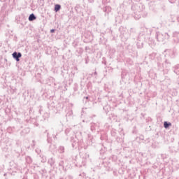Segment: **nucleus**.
I'll return each mask as SVG.
<instances>
[{
  "mask_svg": "<svg viewBox=\"0 0 179 179\" xmlns=\"http://www.w3.org/2000/svg\"><path fill=\"white\" fill-rule=\"evenodd\" d=\"M155 38L159 43H164L166 40H169V38H170V34H169L167 32L162 34L159 31H157L155 34Z\"/></svg>",
  "mask_w": 179,
  "mask_h": 179,
  "instance_id": "nucleus-1",
  "label": "nucleus"
},
{
  "mask_svg": "<svg viewBox=\"0 0 179 179\" xmlns=\"http://www.w3.org/2000/svg\"><path fill=\"white\" fill-rule=\"evenodd\" d=\"M138 12H141L140 15H141V16H143V17H146V16H148V13L146 11H145V6L140 4L139 6L138 5H134L131 6V9L134 10V9H138Z\"/></svg>",
  "mask_w": 179,
  "mask_h": 179,
  "instance_id": "nucleus-2",
  "label": "nucleus"
},
{
  "mask_svg": "<svg viewBox=\"0 0 179 179\" xmlns=\"http://www.w3.org/2000/svg\"><path fill=\"white\" fill-rule=\"evenodd\" d=\"M49 118H50V113H45L42 117L37 118V121L38 122H40V124H43L45 122V121H48Z\"/></svg>",
  "mask_w": 179,
  "mask_h": 179,
  "instance_id": "nucleus-3",
  "label": "nucleus"
},
{
  "mask_svg": "<svg viewBox=\"0 0 179 179\" xmlns=\"http://www.w3.org/2000/svg\"><path fill=\"white\" fill-rule=\"evenodd\" d=\"M100 128V123H94L92 122L90 123V129L93 134L96 132H99V129Z\"/></svg>",
  "mask_w": 179,
  "mask_h": 179,
  "instance_id": "nucleus-4",
  "label": "nucleus"
},
{
  "mask_svg": "<svg viewBox=\"0 0 179 179\" xmlns=\"http://www.w3.org/2000/svg\"><path fill=\"white\" fill-rule=\"evenodd\" d=\"M12 57L17 62H19V61H20V58H22V53L20 52L15 51L12 54Z\"/></svg>",
  "mask_w": 179,
  "mask_h": 179,
  "instance_id": "nucleus-5",
  "label": "nucleus"
},
{
  "mask_svg": "<svg viewBox=\"0 0 179 179\" xmlns=\"http://www.w3.org/2000/svg\"><path fill=\"white\" fill-rule=\"evenodd\" d=\"M71 142L72 148H78V143L79 141L76 138V136L75 137L73 136L71 137Z\"/></svg>",
  "mask_w": 179,
  "mask_h": 179,
  "instance_id": "nucleus-6",
  "label": "nucleus"
},
{
  "mask_svg": "<svg viewBox=\"0 0 179 179\" xmlns=\"http://www.w3.org/2000/svg\"><path fill=\"white\" fill-rule=\"evenodd\" d=\"M157 59H158V62H157V64L158 71H163L164 66L163 65V62L162 61V57H158Z\"/></svg>",
  "mask_w": 179,
  "mask_h": 179,
  "instance_id": "nucleus-7",
  "label": "nucleus"
},
{
  "mask_svg": "<svg viewBox=\"0 0 179 179\" xmlns=\"http://www.w3.org/2000/svg\"><path fill=\"white\" fill-rule=\"evenodd\" d=\"M30 132V129L29 127L24 128L22 131L20 132V135L22 136H24V135L29 134Z\"/></svg>",
  "mask_w": 179,
  "mask_h": 179,
  "instance_id": "nucleus-8",
  "label": "nucleus"
},
{
  "mask_svg": "<svg viewBox=\"0 0 179 179\" xmlns=\"http://www.w3.org/2000/svg\"><path fill=\"white\" fill-rule=\"evenodd\" d=\"M176 55H177V49L173 48L170 52V57H171V58H176Z\"/></svg>",
  "mask_w": 179,
  "mask_h": 179,
  "instance_id": "nucleus-9",
  "label": "nucleus"
},
{
  "mask_svg": "<svg viewBox=\"0 0 179 179\" xmlns=\"http://www.w3.org/2000/svg\"><path fill=\"white\" fill-rule=\"evenodd\" d=\"M36 19H37V17L36 16V15H34V13L30 14L28 17V20L29 22H33V21L36 20Z\"/></svg>",
  "mask_w": 179,
  "mask_h": 179,
  "instance_id": "nucleus-10",
  "label": "nucleus"
},
{
  "mask_svg": "<svg viewBox=\"0 0 179 179\" xmlns=\"http://www.w3.org/2000/svg\"><path fill=\"white\" fill-rule=\"evenodd\" d=\"M57 152L60 154L65 153V147L60 145L57 149Z\"/></svg>",
  "mask_w": 179,
  "mask_h": 179,
  "instance_id": "nucleus-11",
  "label": "nucleus"
},
{
  "mask_svg": "<svg viewBox=\"0 0 179 179\" xmlns=\"http://www.w3.org/2000/svg\"><path fill=\"white\" fill-rule=\"evenodd\" d=\"M25 160L27 164H31L33 163V159H31V157L30 156H27Z\"/></svg>",
  "mask_w": 179,
  "mask_h": 179,
  "instance_id": "nucleus-12",
  "label": "nucleus"
},
{
  "mask_svg": "<svg viewBox=\"0 0 179 179\" xmlns=\"http://www.w3.org/2000/svg\"><path fill=\"white\" fill-rule=\"evenodd\" d=\"M48 164H50V166H51V167H52V166H54L55 164V159L54 158H50L48 159Z\"/></svg>",
  "mask_w": 179,
  "mask_h": 179,
  "instance_id": "nucleus-13",
  "label": "nucleus"
},
{
  "mask_svg": "<svg viewBox=\"0 0 179 179\" xmlns=\"http://www.w3.org/2000/svg\"><path fill=\"white\" fill-rule=\"evenodd\" d=\"M103 12H105V13H110V12H111V7L105 6L103 8Z\"/></svg>",
  "mask_w": 179,
  "mask_h": 179,
  "instance_id": "nucleus-14",
  "label": "nucleus"
},
{
  "mask_svg": "<svg viewBox=\"0 0 179 179\" xmlns=\"http://www.w3.org/2000/svg\"><path fill=\"white\" fill-rule=\"evenodd\" d=\"M170 127H171V122H167V121H165V122H164V127L166 129L170 128Z\"/></svg>",
  "mask_w": 179,
  "mask_h": 179,
  "instance_id": "nucleus-15",
  "label": "nucleus"
},
{
  "mask_svg": "<svg viewBox=\"0 0 179 179\" xmlns=\"http://www.w3.org/2000/svg\"><path fill=\"white\" fill-rule=\"evenodd\" d=\"M173 72L176 74V75H179V64H177L176 66H175L173 67Z\"/></svg>",
  "mask_w": 179,
  "mask_h": 179,
  "instance_id": "nucleus-16",
  "label": "nucleus"
},
{
  "mask_svg": "<svg viewBox=\"0 0 179 179\" xmlns=\"http://www.w3.org/2000/svg\"><path fill=\"white\" fill-rule=\"evenodd\" d=\"M54 10L56 13L59 12V10H61V5L60 4H55Z\"/></svg>",
  "mask_w": 179,
  "mask_h": 179,
  "instance_id": "nucleus-17",
  "label": "nucleus"
},
{
  "mask_svg": "<svg viewBox=\"0 0 179 179\" xmlns=\"http://www.w3.org/2000/svg\"><path fill=\"white\" fill-rule=\"evenodd\" d=\"M136 45L138 49L143 48V43L142 42H137Z\"/></svg>",
  "mask_w": 179,
  "mask_h": 179,
  "instance_id": "nucleus-18",
  "label": "nucleus"
},
{
  "mask_svg": "<svg viewBox=\"0 0 179 179\" xmlns=\"http://www.w3.org/2000/svg\"><path fill=\"white\" fill-rule=\"evenodd\" d=\"M173 37H176V38H178V40H179V31H174L173 33Z\"/></svg>",
  "mask_w": 179,
  "mask_h": 179,
  "instance_id": "nucleus-19",
  "label": "nucleus"
},
{
  "mask_svg": "<svg viewBox=\"0 0 179 179\" xmlns=\"http://www.w3.org/2000/svg\"><path fill=\"white\" fill-rule=\"evenodd\" d=\"M165 65H166L167 68H170V66H171V62H170V60H165Z\"/></svg>",
  "mask_w": 179,
  "mask_h": 179,
  "instance_id": "nucleus-20",
  "label": "nucleus"
},
{
  "mask_svg": "<svg viewBox=\"0 0 179 179\" xmlns=\"http://www.w3.org/2000/svg\"><path fill=\"white\" fill-rule=\"evenodd\" d=\"M65 134L68 136V135H69V134H72V130H71V129H69V128H67L65 130Z\"/></svg>",
  "mask_w": 179,
  "mask_h": 179,
  "instance_id": "nucleus-21",
  "label": "nucleus"
},
{
  "mask_svg": "<svg viewBox=\"0 0 179 179\" xmlns=\"http://www.w3.org/2000/svg\"><path fill=\"white\" fill-rule=\"evenodd\" d=\"M155 58H156V53H152L150 55V59H155Z\"/></svg>",
  "mask_w": 179,
  "mask_h": 179,
  "instance_id": "nucleus-22",
  "label": "nucleus"
},
{
  "mask_svg": "<svg viewBox=\"0 0 179 179\" xmlns=\"http://www.w3.org/2000/svg\"><path fill=\"white\" fill-rule=\"evenodd\" d=\"M110 134H111L112 136H117V132L115 131V130H112L110 131Z\"/></svg>",
  "mask_w": 179,
  "mask_h": 179,
  "instance_id": "nucleus-23",
  "label": "nucleus"
},
{
  "mask_svg": "<svg viewBox=\"0 0 179 179\" xmlns=\"http://www.w3.org/2000/svg\"><path fill=\"white\" fill-rule=\"evenodd\" d=\"M59 167H61V169H64V161H60L59 163Z\"/></svg>",
  "mask_w": 179,
  "mask_h": 179,
  "instance_id": "nucleus-24",
  "label": "nucleus"
},
{
  "mask_svg": "<svg viewBox=\"0 0 179 179\" xmlns=\"http://www.w3.org/2000/svg\"><path fill=\"white\" fill-rule=\"evenodd\" d=\"M72 114H73L72 110H69V112L66 113V116L71 117V115H72Z\"/></svg>",
  "mask_w": 179,
  "mask_h": 179,
  "instance_id": "nucleus-25",
  "label": "nucleus"
},
{
  "mask_svg": "<svg viewBox=\"0 0 179 179\" xmlns=\"http://www.w3.org/2000/svg\"><path fill=\"white\" fill-rule=\"evenodd\" d=\"M47 135H48V139H47L48 143H51V138H50V136H48V135H50V134L48 133Z\"/></svg>",
  "mask_w": 179,
  "mask_h": 179,
  "instance_id": "nucleus-26",
  "label": "nucleus"
},
{
  "mask_svg": "<svg viewBox=\"0 0 179 179\" xmlns=\"http://www.w3.org/2000/svg\"><path fill=\"white\" fill-rule=\"evenodd\" d=\"M85 64H89L90 59H89V56H87V57L85 59Z\"/></svg>",
  "mask_w": 179,
  "mask_h": 179,
  "instance_id": "nucleus-27",
  "label": "nucleus"
},
{
  "mask_svg": "<svg viewBox=\"0 0 179 179\" xmlns=\"http://www.w3.org/2000/svg\"><path fill=\"white\" fill-rule=\"evenodd\" d=\"M170 3H176L177 2V0H168Z\"/></svg>",
  "mask_w": 179,
  "mask_h": 179,
  "instance_id": "nucleus-28",
  "label": "nucleus"
},
{
  "mask_svg": "<svg viewBox=\"0 0 179 179\" xmlns=\"http://www.w3.org/2000/svg\"><path fill=\"white\" fill-rule=\"evenodd\" d=\"M29 114H33V113H34V111H33V108H29Z\"/></svg>",
  "mask_w": 179,
  "mask_h": 179,
  "instance_id": "nucleus-29",
  "label": "nucleus"
},
{
  "mask_svg": "<svg viewBox=\"0 0 179 179\" xmlns=\"http://www.w3.org/2000/svg\"><path fill=\"white\" fill-rule=\"evenodd\" d=\"M140 139H141V141H143V140L145 139V137L141 135V136H140Z\"/></svg>",
  "mask_w": 179,
  "mask_h": 179,
  "instance_id": "nucleus-30",
  "label": "nucleus"
},
{
  "mask_svg": "<svg viewBox=\"0 0 179 179\" xmlns=\"http://www.w3.org/2000/svg\"><path fill=\"white\" fill-rule=\"evenodd\" d=\"M50 33H55V29H52L50 30Z\"/></svg>",
  "mask_w": 179,
  "mask_h": 179,
  "instance_id": "nucleus-31",
  "label": "nucleus"
},
{
  "mask_svg": "<svg viewBox=\"0 0 179 179\" xmlns=\"http://www.w3.org/2000/svg\"><path fill=\"white\" fill-rule=\"evenodd\" d=\"M176 20H177L178 23L179 24V15H177Z\"/></svg>",
  "mask_w": 179,
  "mask_h": 179,
  "instance_id": "nucleus-32",
  "label": "nucleus"
},
{
  "mask_svg": "<svg viewBox=\"0 0 179 179\" xmlns=\"http://www.w3.org/2000/svg\"><path fill=\"white\" fill-rule=\"evenodd\" d=\"M134 29L133 28H131V29H130V31H131V33H134Z\"/></svg>",
  "mask_w": 179,
  "mask_h": 179,
  "instance_id": "nucleus-33",
  "label": "nucleus"
},
{
  "mask_svg": "<svg viewBox=\"0 0 179 179\" xmlns=\"http://www.w3.org/2000/svg\"><path fill=\"white\" fill-rule=\"evenodd\" d=\"M100 139H101V141L104 140V138L103 137V136H101Z\"/></svg>",
  "mask_w": 179,
  "mask_h": 179,
  "instance_id": "nucleus-34",
  "label": "nucleus"
},
{
  "mask_svg": "<svg viewBox=\"0 0 179 179\" xmlns=\"http://www.w3.org/2000/svg\"><path fill=\"white\" fill-rule=\"evenodd\" d=\"M35 145H36V142H35L34 141H33V145H32V146H35Z\"/></svg>",
  "mask_w": 179,
  "mask_h": 179,
  "instance_id": "nucleus-35",
  "label": "nucleus"
},
{
  "mask_svg": "<svg viewBox=\"0 0 179 179\" xmlns=\"http://www.w3.org/2000/svg\"><path fill=\"white\" fill-rule=\"evenodd\" d=\"M41 111H43V109H41V108L40 110H39L40 114H41Z\"/></svg>",
  "mask_w": 179,
  "mask_h": 179,
  "instance_id": "nucleus-36",
  "label": "nucleus"
},
{
  "mask_svg": "<svg viewBox=\"0 0 179 179\" xmlns=\"http://www.w3.org/2000/svg\"><path fill=\"white\" fill-rule=\"evenodd\" d=\"M84 99H86V100H89V96L84 97Z\"/></svg>",
  "mask_w": 179,
  "mask_h": 179,
  "instance_id": "nucleus-37",
  "label": "nucleus"
},
{
  "mask_svg": "<svg viewBox=\"0 0 179 179\" xmlns=\"http://www.w3.org/2000/svg\"><path fill=\"white\" fill-rule=\"evenodd\" d=\"M36 127H38V123L35 124Z\"/></svg>",
  "mask_w": 179,
  "mask_h": 179,
  "instance_id": "nucleus-38",
  "label": "nucleus"
},
{
  "mask_svg": "<svg viewBox=\"0 0 179 179\" xmlns=\"http://www.w3.org/2000/svg\"><path fill=\"white\" fill-rule=\"evenodd\" d=\"M94 75H97V72L95 71V72L94 73Z\"/></svg>",
  "mask_w": 179,
  "mask_h": 179,
  "instance_id": "nucleus-39",
  "label": "nucleus"
},
{
  "mask_svg": "<svg viewBox=\"0 0 179 179\" xmlns=\"http://www.w3.org/2000/svg\"><path fill=\"white\" fill-rule=\"evenodd\" d=\"M150 72H152V71H150V72L148 73L149 76H150Z\"/></svg>",
  "mask_w": 179,
  "mask_h": 179,
  "instance_id": "nucleus-40",
  "label": "nucleus"
},
{
  "mask_svg": "<svg viewBox=\"0 0 179 179\" xmlns=\"http://www.w3.org/2000/svg\"><path fill=\"white\" fill-rule=\"evenodd\" d=\"M75 10H78V8H76V7H75Z\"/></svg>",
  "mask_w": 179,
  "mask_h": 179,
  "instance_id": "nucleus-41",
  "label": "nucleus"
},
{
  "mask_svg": "<svg viewBox=\"0 0 179 179\" xmlns=\"http://www.w3.org/2000/svg\"><path fill=\"white\" fill-rule=\"evenodd\" d=\"M106 114H108V110H106Z\"/></svg>",
  "mask_w": 179,
  "mask_h": 179,
  "instance_id": "nucleus-42",
  "label": "nucleus"
},
{
  "mask_svg": "<svg viewBox=\"0 0 179 179\" xmlns=\"http://www.w3.org/2000/svg\"><path fill=\"white\" fill-rule=\"evenodd\" d=\"M32 120H34V121H37V120H36V119H32Z\"/></svg>",
  "mask_w": 179,
  "mask_h": 179,
  "instance_id": "nucleus-43",
  "label": "nucleus"
},
{
  "mask_svg": "<svg viewBox=\"0 0 179 179\" xmlns=\"http://www.w3.org/2000/svg\"><path fill=\"white\" fill-rule=\"evenodd\" d=\"M134 13H138V12H137V11H135Z\"/></svg>",
  "mask_w": 179,
  "mask_h": 179,
  "instance_id": "nucleus-44",
  "label": "nucleus"
},
{
  "mask_svg": "<svg viewBox=\"0 0 179 179\" xmlns=\"http://www.w3.org/2000/svg\"><path fill=\"white\" fill-rule=\"evenodd\" d=\"M108 30H109V31H111V29H109Z\"/></svg>",
  "mask_w": 179,
  "mask_h": 179,
  "instance_id": "nucleus-45",
  "label": "nucleus"
},
{
  "mask_svg": "<svg viewBox=\"0 0 179 179\" xmlns=\"http://www.w3.org/2000/svg\"><path fill=\"white\" fill-rule=\"evenodd\" d=\"M103 110H106V107H103Z\"/></svg>",
  "mask_w": 179,
  "mask_h": 179,
  "instance_id": "nucleus-46",
  "label": "nucleus"
},
{
  "mask_svg": "<svg viewBox=\"0 0 179 179\" xmlns=\"http://www.w3.org/2000/svg\"><path fill=\"white\" fill-rule=\"evenodd\" d=\"M45 132H47V130L45 131Z\"/></svg>",
  "mask_w": 179,
  "mask_h": 179,
  "instance_id": "nucleus-47",
  "label": "nucleus"
},
{
  "mask_svg": "<svg viewBox=\"0 0 179 179\" xmlns=\"http://www.w3.org/2000/svg\"><path fill=\"white\" fill-rule=\"evenodd\" d=\"M61 179V178H60Z\"/></svg>",
  "mask_w": 179,
  "mask_h": 179,
  "instance_id": "nucleus-48",
  "label": "nucleus"
}]
</instances>
